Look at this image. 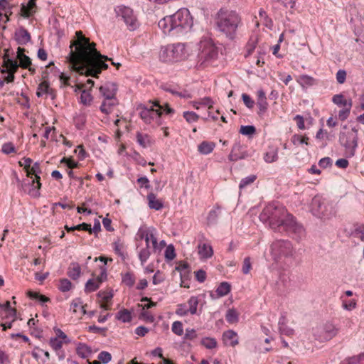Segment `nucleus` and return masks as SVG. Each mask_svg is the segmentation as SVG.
<instances>
[{
    "label": "nucleus",
    "mask_w": 364,
    "mask_h": 364,
    "mask_svg": "<svg viewBox=\"0 0 364 364\" xmlns=\"http://www.w3.org/2000/svg\"><path fill=\"white\" fill-rule=\"evenodd\" d=\"M75 37L70 42V50L67 57L72 70L80 75L97 78L102 70L108 68L106 61H110L117 70L122 66L120 63H115L112 58L101 54L96 49V44L90 42V38L85 37L81 31H76Z\"/></svg>",
    "instance_id": "nucleus-1"
},
{
    "label": "nucleus",
    "mask_w": 364,
    "mask_h": 364,
    "mask_svg": "<svg viewBox=\"0 0 364 364\" xmlns=\"http://www.w3.org/2000/svg\"><path fill=\"white\" fill-rule=\"evenodd\" d=\"M259 219L264 223L268 222L269 227L275 232H286L298 237H301L304 232L303 226L279 203L266 205L259 215Z\"/></svg>",
    "instance_id": "nucleus-2"
},
{
    "label": "nucleus",
    "mask_w": 364,
    "mask_h": 364,
    "mask_svg": "<svg viewBox=\"0 0 364 364\" xmlns=\"http://www.w3.org/2000/svg\"><path fill=\"white\" fill-rule=\"evenodd\" d=\"M240 23V16L234 11L220 9L218 14L217 26L219 31L230 40L236 36L237 28Z\"/></svg>",
    "instance_id": "nucleus-3"
},
{
    "label": "nucleus",
    "mask_w": 364,
    "mask_h": 364,
    "mask_svg": "<svg viewBox=\"0 0 364 364\" xmlns=\"http://www.w3.org/2000/svg\"><path fill=\"white\" fill-rule=\"evenodd\" d=\"M170 16L175 27L176 36L187 33L193 25V17L186 8L180 9Z\"/></svg>",
    "instance_id": "nucleus-4"
},
{
    "label": "nucleus",
    "mask_w": 364,
    "mask_h": 364,
    "mask_svg": "<svg viewBox=\"0 0 364 364\" xmlns=\"http://www.w3.org/2000/svg\"><path fill=\"white\" fill-rule=\"evenodd\" d=\"M159 58L164 62L180 61L186 58L185 45L176 43L162 47Z\"/></svg>",
    "instance_id": "nucleus-5"
},
{
    "label": "nucleus",
    "mask_w": 364,
    "mask_h": 364,
    "mask_svg": "<svg viewBox=\"0 0 364 364\" xmlns=\"http://www.w3.org/2000/svg\"><path fill=\"white\" fill-rule=\"evenodd\" d=\"M294 252L292 244L289 240H277L271 245V254L276 262L292 257Z\"/></svg>",
    "instance_id": "nucleus-6"
},
{
    "label": "nucleus",
    "mask_w": 364,
    "mask_h": 364,
    "mask_svg": "<svg viewBox=\"0 0 364 364\" xmlns=\"http://www.w3.org/2000/svg\"><path fill=\"white\" fill-rule=\"evenodd\" d=\"M218 54V48L210 39L201 40L198 54L199 66H205V63L215 59Z\"/></svg>",
    "instance_id": "nucleus-7"
},
{
    "label": "nucleus",
    "mask_w": 364,
    "mask_h": 364,
    "mask_svg": "<svg viewBox=\"0 0 364 364\" xmlns=\"http://www.w3.org/2000/svg\"><path fill=\"white\" fill-rule=\"evenodd\" d=\"M114 12L116 17L121 18L130 31H134L139 28L138 19L130 7L124 5L117 6L114 8Z\"/></svg>",
    "instance_id": "nucleus-8"
},
{
    "label": "nucleus",
    "mask_w": 364,
    "mask_h": 364,
    "mask_svg": "<svg viewBox=\"0 0 364 364\" xmlns=\"http://www.w3.org/2000/svg\"><path fill=\"white\" fill-rule=\"evenodd\" d=\"M358 137L353 133H348L346 131H341L339 133V143L345 149L346 157H353L355 156L356 148L358 147Z\"/></svg>",
    "instance_id": "nucleus-9"
},
{
    "label": "nucleus",
    "mask_w": 364,
    "mask_h": 364,
    "mask_svg": "<svg viewBox=\"0 0 364 364\" xmlns=\"http://www.w3.org/2000/svg\"><path fill=\"white\" fill-rule=\"evenodd\" d=\"M311 210L318 218H328L331 215V210H328L325 203L319 198H314L312 200Z\"/></svg>",
    "instance_id": "nucleus-10"
},
{
    "label": "nucleus",
    "mask_w": 364,
    "mask_h": 364,
    "mask_svg": "<svg viewBox=\"0 0 364 364\" xmlns=\"http://www.w3.org/2000/svg\"><path fill=\"white\" fill-rule=\"evenodd\" d=\"M40 179V176H36V178L33 179L31 182L28 181V183H23L22 188L24 192L33 198H38L41 195L40 188L41 187Z\"/></svg>",
    "instance_id": "nucleus-11"
},
{
    "label": "nucleus",
    "mask_w": 364,
    "mask_h": 364,
    "mask_svg": "<svg viewBox=\"0 0 364 364\" xmlns=\"http://www.w3.org/2000/svg\"><path fill=\"white\" fill-rule=\"evenodd\" d=\"M136 109L141 110L140 117L146 124H150L155 117H161L162 114L160 110H155L152 107L148 109L142 105H139Z\"/></svg>",
    "instance_id": "nucleus-12"
},
{
    "label": "nucleus",
    "mask_w": 364,
    "mask_h": 364,
    "mask_svg": "<svg viewBox=\"0 0 364 364\" xmlns=\"http://www.w3.org/2000/svg\"><path fill=\"white\" fill-rule=\"evenodd\" d=\"M26 49L21 47L17 48V58L19 60V65L23 69H28L30 72L34 73L36 70L31 67V59L24 53Z\"/></svg>",
    "instance_id": "nucleus-13"
},
{
    "label": "nucleus",
    "mask_w": 364,
    "mask_h": 364,
    "mask_svg": "<svg viewBox=\"0 0 364 364\" xmlns=\"http://www.w3.org/2000/svg\"><path fill=\"white\" fill-rule=\"evenodd\" d=\"M117 91V85L108 82L100 87V92L107 100H113Z\"/></svg>",
    "instance_id": "nucleus-14"
},
{
    "label": "nucleus",
    "mask_w": 364,
    "mask_h": 364,
    "mask_svg": "<svg viewBox=\"0 0 364 364\" xmlns=\"http://www.w3.org/2000/svg\"><path fill=\"white\" fill-rule=\"evenodd\" d=\"M158 26L159 28L162 30L164 34L176 36L175 27L172 22L171 16H166L161 19L158 23Z\"/></svg>",
    "instance_id": "nucleus-15"
},
{
    "label": "nucleus",
    "mask_w": 364,
    "mask_h": 364,
    "mask_svg": "<svg viewBox=\"0 0 364 364\" xmlns=\"http://www.w3.org/2000/svg\"><path fill=\"white\" fill-rule=\"evenodd\" d=\"M31 38L29 32L22 26L14 33V39L18 45H26L31 41Z\"/></svg>",
    "instance_id": "nucleus-16"
},
{
    "label": "nucleus",
    "mask_w": 364,
    "mask_h": 364,
    "mask_svg": "<svg viewBox=\"0 0 364 364\" xmlns=\"http://www.w3.org/2000/svg\"><path fill=\"white\" fill-rule=\"evenodd\" d=\"M248 154L246 151H242V146L240 143H236L233 145L232 151L228 156V159L231 161H236L240 159H244L247 157Z\"/></svg>",
    "instance_id": "nucleus-17"
},
{
    "label": "nucleus",
    "mask_w": 364,
    "mask_h": 364,
    "mask_svg": "<svg viewBox=\"0 0 364 364\" xmlns=\"http://www.w3.org/2000/svg\"><path fill=\"white\" fill-rule=\"evenodd\" d=\"M160 88L165 92H170L172 95L178 96L181 98L190 99L192 97V95L188 91L183 90V92H178L174 89L172 85L168 84H161L160 85Z\"/></svg>",
    "instance_id": "nucleus-18"
},
{
    "label": "nucleus",
    "mask_w": 364,
    "mask_h": 364,
    "mask_svg": "<svg viewBox=\"0 0 364 364\" xmlns=\"http://www.w3.org/2000/svg\"><path fill=\"white\" fill-rule=\"evenodd\" d=\"M36 0H29L26 5L22 4L21 8V16L25 18H29L35 12L36 8Z\"/></svg>",
    "instance_id": "nucleus-19"
},
{
    "label": "nucleus",
    "mask_w": 364,
    "mask_h": 364,
    "mask_svg": "<svg viewBox=\"0 0 364 364\" xmlns=\"http://www.w3.org/2000/svg\"><path fill=\"white\" fill-rule=\"evenodd\" d=\"M3 68H0V72L3 74L6 73L9 70L16 73L18 68L21 67L19 63L13 58L6 59L3 62Z\"/></svg>",
    "instance_id": "nucleus-20"
},
{
    "label": "nucleus",
    "mask_w": 364,
    "mask_h": 364,
    "mask_svg": "<svg viewBox=\"0 0 364 364\" xmlns=\"http://www.w3.org/2000/svg\"><path fill=\"white\" fill-rule=\"evenodd\" d=\"M323 338L326 341L331 340L335 337L339 329L336 328L332 323H326L323 325Z\"/></svg>",
    "instance_id": "nucleus-21"
},
{
    "label": "nucleus",
    "mask_w": 364,
    "mask_h": 364,
    "mask_svg": "<svg viewBox=\"0 0 364 364\" xmlns=\"http://www.w3.org/2000/svg\"><path fill=\"white\" fill-rule=\"evenodd\" d=\"M147 200L151 209L159 210L164 207L163 202L157 199L156 195L153 193H149L147 195Z\"/></svg>",
    "instance_id": "nucleus-22"
},
{
    "label": "nucleus",
    "mask_w": 364,
    "mask_h": 364,
    "mask_svg": "<svg viewBox=\"0 0 364 364\" xmlns=\"http://www.w3.org/2000/svg\"><path fill=\"white\" fill-rule=\"evenodd\" d=\"M77 354L82 358H86L90 356L92 353V348L84 343H79L76 348Z\"/></svg>",
    "instance_id": "nucleus-23"
},
{
    "label": "nucleus",
    "mask_w": 364,
    "mask_h": 364,
    "mask_svg": "<svg viewBox=\"0 0 364 364\" xmlns=\"http://www.w3.org/2000/svg\"><path fill=\"white\" fill-rule=\"evenodd\" d=\"M223 338L225 343L230 341L229 345L234 347L238 343L237 334L233 330H228L223 334Z\"/></svg>",
    "instance_id": "nucleus-24"
},
{
    "label": "nucleus",
    "mask_w": 364,
    "mask_h": 364,
    "mask_svg": "<svg viewBox=\"0 0 364 364\" xmlns=\"http://www.w3.org/2000/svg\"><path fill=\"white\" fill-rule=\"evenodd\" d=\"M81 274V268L78 263H71L70 267H68L67 274L73 280L77 279Z\"/></svg>",
    "instance_id": "nucleus-25"
},
{
    "label": "nucleus",
    "mask_w": 364,
    "mask_h": 364,
    "mask_svg": "<svg viewBox=\"0 0 364 364\" xmlns=\"http://www.w3.org/2000/svg\"><path fill=\"white\" fill-rule=\"evenodd\" d=\"M198 248V254L203 259L210 258L213 255V250L210 245L206 244L199 245Z\"/></svg>",
    "instance_id": "nucleus-26"
},
{
    "label": "nucleus",
    "mask_w": 364,
    "mask_h": 364,
    "mask_svg": "<svg viewBox=\"0 0 364 364\" xmlns=\"http://www.w3.org/2000/svg\"><path fill=\"white\" fill-rule=\"evenodd\" d=\"M332 102L338 106L352 107V100H346L342 94H337L333 96Z\"/></svg>",
    "instance_id": "nucleus-27"
},
{
    "label": "nucleus",
    "mask_w": 364,
    "mask_h": 364,
    "mask_svg": "<svg viewBox=\"0 0 364 364\" xmlns=\"http://www.w3.org/2000/svg\"><path fill=\"white\" fill-rule=\"evenodd\" d=\"M220 214V207L219 205H216L214 209L210 210L208 213L207 221L208 225H214L217 223L219 215Z\"/></svg>",
    "instance_id": "nucleus-28"
},
{
    "label": "nucleus",
    "mask_w": 364,
    "mask_h": 364,
    "mask_svg": "<svg viewBox=\"0 0 364 364\" xmlns=\"http://www.w3.org/2000/svg\"><path fill=\"white\" fill-rule=\"evenodd\" d=\"M298 82L303 87H307L317 84V80L308 75H301Z\"/></svg>",
    "instance_id": "nucleus-29"
},
{
    "label": "nucleus",
    "mask_w": 364,
    "mask_h": 364,
    "mask_svg": "<svg viewBox=\"0 0 364 364\" xmlns=\"http://www.w3.org/2000/svg\"><path fill=\"white\" fill-rule=\"evenodd\" d=\"M278 159V148L269 147V150L265 153L264 159L267 163H272Z\"/></svg>",
    "instance_id": "nucleus-30"
},
{
    "label": "nucleus",
    "mask_w": 364,
    "mask_h": 364,
    "mask_svg": "<svg viewBox=\"0 0 364 364\" xmlns=\"http://www.w3.org/2000/svg\"><path fill=\"white\" fill-rule=\"evenodd\" d=\"M115 318L123 323H129L132 320L131 312L127 309L119 311Z\"/></svg>",
    "instance_id": "nucleus-31"
},
{
    "label": "nucleus",
    "mask_w": 364,
    "mask_h": 364,
    "mask_svg": "<svg viewBox=\"0 0 364 364\" xmlns=\"http://www.w3.org/2000/svg\"><path fill=\"white\" fill-rule=\"evenodd\" d=\"M231 285L227 282H221L216 289V293L218 297H223L228 294L230 291Z\"/></svg>",
    "instance_id": "nucleus-32"
},
{
    "label": "nucleus",
    "mask_w": 364,
    "mask_h": 364,
    "mask_svg": "<svg viewBox=\"0 0 364 364\" xmlns=\"http://www.w3.org/2000/svg\"><path fill=\"white\" fill-rule=\"evenodd\" d=\"M215 147L213 142L204 141L198 145V151L202 154H208L211 153Z\"/></svg>",
    "instance_id": "nucleus-33"
},
{
    "label": "nucleus",
    "mask_w": 364,
    "mask_h": 364,
    "mask_svg": "<svg viewBox=\"0 0 364 364\" xmlns=\"http://www.w3.org/2000/svg\"><path fill=\"white\" fill-rule=\"evenodd\" d=\"M135 277L133 273L128 272L122 274V282L129 287H132L135 284Z\"/></svg>",
    "instance_id": "nucleus-34"
},
{
    "label": "nucleus",
    "mask_w": 364,
    "mask_h": 364,
    "mask_svg": "<svg viewBox=\"0 0 364 364\" xmlns=\"http://www.w3.org/2000/svg\"><path fill=\"white\" fill-rule=\"evenodd\" d=\"M225 318L229 323H235L239 320V314L235 309H230L227 311Z\"/></svg>",
    "instance_id": "nucleus-35"
},
{
    "label": "nucleus",
    "mask_w": 364,
    "mask_h": 364,
    "mask_svg": "<svg viewBox=\"0 0 364 364\" xmlns=\"http://www.w3.org/2000/svg\"><path fill=\"white\" fill-rule=\"evenodd\" d=\"M200 344L207 349H213L217 347L218 343L214 338L205 337L201 339Z\"/></svg>",
    "instance_id": "nucleus-36"
},
{
    "label": "nucleus",
    "mask_w": 364,
    "mask_h": 364,
    "mask_svg": "<svg viewBox=\"0 0 364 364\" xmlns=\"http://www.w3.org/2000/svg\"><path fill=\"white\" fill-rule=\"evenodd\" d=\"M351 237L364 241V225H356L351 232Z\"/></svg>",
    "instance_id": "nucleus-37"
},
{
    "label": "nucleus",
    "mask_w": 364,
    "mask_h": 364,
    "mask_svg": "<svg viewBox=\"0 0 364 364\" xmlns=\"http://www.w3.org/2000/svg\"><path fill=\"white\" fill-rule=\"evenodd\" d=\"M100 287V283L96 280L95 281L92 279H90L85 284V291L86 293H90L96 291Z\"/></svg>",
    "instance_id": "nucleus-38"
},
{
    "label": "nucleus",
    "mask_w": 364,
    "mask_h": 364,
    "mask_svg": "<svg viewBox=\"0 0 364 364\" xmlns=\"http://www.w3.org/2000/svg\"><path fill=\"white\" fill-rule=\"evenodd\" d=\"M59 283L58 289L63 293L70 291L73 287L71 282L65 278L60 279Z\"/></svg>",
    "instance_id": "nucleus-39"
},
{
    "label": "nucleus",
    "mask_w": 364,
    "mask_h": 364,
    "mask_svg": "<svg viewBox=\"0 0 364 364\" xmlns=\"http://www.w3.org/2000/svg\"><path fill=\"white\" fill-rule=\"evenodd\" d=\"M49 89H50L49 82L46 80L43 81L38 86L37 92H36L37 97H41L44 94H47V92H48Z\"/></svg>",
    "instance_id": "nucleus-40"
},
{
    "label": "nucleus",
    "mask_w": 364,
    "mask_h": 364,
    "mask_svg": "<svg viewBox=\"0 0 364 364\" xmlns=\"http://www.w3.org/2000/svg\"><path fill=\"white\" fill-rule=\"evenodd\" d=\"M189 305V313L192 315L196 314L197 312V306L198 305V299L197 296H191L188 301Z\"/></svg>",
    "instance_id": "nucleus-41"
},
{
    "label": "nucleus",
    "mask_w": 364,
    "mask_h": 364,
    "mask_svg": "<svg viewBox=\"0 0 364 364\" xmlns=\"http://www.w3.org/2000/svg\"><path fill=\"white\" fill-rule=\"evenodd\" d=\"M256 128L252 125H242L240 127V133L245 136H251L255 134Z\"/></svg>",
    "instance_id": "nucleus-42"
},
{
    "label": "nucleus",
    "mask_w": 364,
    "mask_h": 364,
    "mask_svg": "<svg viewBox=\"0 0 364 364\" xmlns=\"http://www.w3.org/2000/svg\"><path fill=\"white\" fill-rule=\"evenodd\" d=\"M1 311H10L11 315L15 316L17 314V310L15 308L11 306L10 301H7L4 304H0V315Z\"/></svg>",
    "instance_id": "nucleus-43"
},
{
    "label": "nucleus",
    "mask_w": 364,
    "mask_h": 364,
    "mask_svg": "<svg viewBox=\"0 0 364 364\" xmlns=\"http://www.w3.org/2000/svg\"><path fill=\"white\" fill-rule=\"evenodd\" d=\"M183 116L188 123L197 122L199 119V115L194 112L186 111Z\"/></svg>",
    "instance_id": "nucleus-44"
},
{
    "label": "nucleus",
    "mask_w": 364,
    "mask_h": 364,
    "mask_svg": "<svg viewBox=\"0 0 364 364\" xmlns=\"http://www.w3.org/2000/svg\"><path fill=\"white\" fill-rule=\"evenodd\" d=\"M151 252L149 250V247H144L141 250V251L139 253V258L141 261V264H144L146 260L150 257Z\"/></svg>",
    "instance_id": "nucleus-45"
},
{
    "label": "nucleus",
    "mask_w": 364,
    "mask_h": 364,
    "mask_svg": "<svg viewBox=\"0 0 364 364\" xmlns=\"http://www.w3.org/2000/svg\"><path fill=\"white\" fill-rule=\"evenodd\" d=\"M308 140H309V138L306 137V136H302L301 135H299V134H294L291 137V142L294 144V145H297L299 144H305L306 145L309 144L308 143Z\"/></svg>",
    "instance_id": "nucleus-46"
},
{
    "label": "nucleus",
    "mask_w": 364,
    "mask_h": 364,
    "mask_svg": "<svg viewBox=\"0 0 364 364\" xmlns=\"http://www.w3.org/2000/svg\"><path fill=\"white\" fill-rule=\"evenodd\" d=\"M175 270L179 272L181 276L183 275L182 272H184V274H189L190 272L189 265L186 262L184 261L180 262L179 264L177 266H176Z\"/></svg>",
    "instance_id": "nucleus-47"
},
{
    "label": "nucleus",
    "mask_w": 364,
    "mask_h": 364,
    "mask_svg": "<svg viewBox=\"0 0 364 364\" xmlns=\"http://www.w3.org/2000/svg\"><path fill=\"white\" fill-rule=\"evenodd\" d=\"M165 258L167 261L173 260L176 257L175 249L173 245H169L166 247L164 254Z\"/></svg>",
    "instance_id": "nucleus-48"
},
{
    "label": "nucleus",
    "mask_w": 364,
    "mask_h": 364,
    "mask_svg": "<svg viewBox=\"0 0 364 364\" xmlns=\"http://www.w3.org/2000/svg\"><path fill=\"white\" fill-rule=\"evenodd\" d=\"M256 178H257V177L255 175H250V176H248L242 178L240 181V183L239 185L240 189H242V188H245V186L252 183L256 180Z\"/></svg>",
    "instance_id": "nucleus-49"
},
{
    "label": "nucleus",
    "mask_w": 364,
    "mask_h": 364,
    "mask_svg": "<svg viewBox=\"0 0 364 364\" xmlns=\"http://www.w3.org/2000/svg\"><path fill=\"white\" fill-rule=\"evenodd\" d=\"M172 331L177 336H182L183 333V324L181 321H174L172 324Z\"/></svg>",
    "instance_id": "nucleus-50"
},
{
    "label": "nucleus",
    "mask_w": 364,
    "mask_h": 364,
    "mask_svg": "<svg viewBox=\"0 0 364 364\" xmlns=\"http://www.w3.org/2000/svg\"><path fill=\"white\" fill-rule=\"evenodd\" d=\"M41 173V169L40 168V164L38 162H35L31 168H29L27 170V176H30V175H35L36 176H39L38 174Z\"/></svg>",
    "instance_id": "nucleus-51"
},
{
    "label": "nucleus",
    "mask_w": 364,
    "mask_h": 364,
    "mask_svg": "<svg viewBox=\"0 0 364 364\" xmlns=\"http://www.w3.org/2000/svg\"><path fill=\"white\" fill-rule=\"evenodd\" d=\"M92 100V95L90 92L86 90H82L80 95V102L85 105H88L90 104Z\"/></svg>",
    "instance_id": "nucleus-52"
},
{
    "label": "nucleus",
    "mask_w": 364,
    "mask_h": 364,
    "mask_svg": "<svg viewBox=\"0 0 364 364\" xmlns=\"http://www.w3.org/2000/svg\"><path fill=\"white\" fill-rule=\"evenodd\" d=\"M98 359L103 364H107V363H108L111 360L112 355H111V354L109 353H108L107 351H102L98 355Z\"/></svg>",
    "instance_id": "nucleus-53"
},
{
    "label": "nucleus",
    "mask_w": 364,
    "mask_h": 364,
    "mask_svg": "<svg viewBox=\"0 0 364 364\" xmlns=\"http://www.w3.org/2000/svg\"><path fill=\"white\" fill-rule=\"evenodd\" d=\"M257 41L252 40L250 38L249 42L247 43L246 48H247V54L245 55V58H247L249 55L252 54V53L254 51V50L256 48Z\"/></svg>",
    "instance_id": "nucleus-54"
},
{
    "label": "nucleus",
    "mask_w": 364,
    "mask_h": 364,
    "mask_svg": "<svg viewBox=\"0 0 364 364\" xmlns=\"http://www.w3.org/2000/svg\"><path fill=\"white\" fill-rule=\"evenodd\" d=\"M87 329L90 332L101 333L103 335V336H106V331H107V328H101L95 325L89 326Z\"/></svg>",
    "instance_id": "nucleus-55"
},
{
    "label": "nucleus",
    "mask_w": 364,
    "mask_h": 364,
    "mask_svg": "<svg viewBox=\"0 0 364 364\" xmlns=\"http://www.w3.org/2000/svg\"><path fill=\"white\" fill-rule=\"evenodd\" d=\"M139 318L150 323H153L155 319L154 316L151 315L150 312L146 311L144 309H143V311L140 313Z\"/></svg>",
    "instance_id": "nucleus-56"
},
{
    "label": "nucleus",
    "mask_w": 364,
    "mask_h": 364,
    "mask_svg": "<svg viewBox=\"0 0 364 364\" xmlns=\"http://www.w3.org/2000/svg\"><path fill=\"white\" fill-rule=\"evenodd\" d=\"M50 346L54 349L55 350H58L62 348L63 346V341H59L58 338H50Z\"/></svg>",
    "instance_id": "nucleus-57"
},
{
    "label": "nucleus",
    "mask_w": 364,
    "mask_h": 364,
    "mask_svg": "<svg viewBox=\"0 0 364 364\" xmlns=\"http://www.w3.org/2000/svg\"><path fill=\"white\" fill-rule=\"evenodd\" d=\"M198 336L196 331L193 328H186V333L184 335L183 338L186 340L193 341Z\"/></svg>",
    "instance_id": "nucleus-58"
},
{
    "label": "nucleus",
    "mask_w": 364,
    "mask_h": 364,
    "mask_svg": "<svg viewBox=\"0 0 364 364\" xmlns=\"http://www.w3.org/2000/svg\"><path fill=\"white\" fill-rule=\"evenodd\" d=\"M1 150L2 152L6 154H9L11 153L16 151V149L11 142H7L4 144Z\"/></svg>",
    "instance_id": "nucleus-59"
},
{
    "label": "nucleus",
    "mask_w": 364,
    "mask_h": 364,
    "mask_svg": "<svg viewBox=\"0 0 364 364\" xmlns=\"http://www.w3.org/2000/svg\"><path fill=\"white\" fill-rule=\"evenodd\" d=\"M343 307L344 309L351 311L356 307V301L355 299H350L349 301H343Z\"/></svg>",
    "instance_id": "nucleus-60"
},
{
    "label": "nucleus",
    "mask_w": 364,
    "mask_h": 364,
    "mask_svg": "<svg viewBox=\"0 0 364 364\" xmlns=\"http://www.w3.org/2000/svg\"><path fill=\"white\" fill-rule=\"evenodd\" d=\"M252 268V264L250 261V258L249 257H245L243 261V265H242V272L245 274H247L250 269Z\"/></svg>",
    "instance_id": "nucleus-61"
},
{
    "label": "nucleus",
    "mask_w": 364,
    "mask_h": 364,
    "mask_svg": "<svg viewBox=\"0 0 364 364\" xmlns=\"http://www.w3.org/2000/svg\"><path fill=\"white\" fill-rule=\"evenodd\" d=\"M60 163L61 164H66V165L68 166V167L69 168H77L78 167V163L77 162H75L72 159H68V158H65V157H63L61 160H60Z\"/></svg>",
    "instance_id": "nucleus-62"
},
{
    "label": "nucleus",
    "mask_w": 364,
    "mask_h": 364,
    "mask_svg": "<svg viewBox=\"0 0 364 364\" xmlns=\"http://www.w3.org/2000/svg\"><path fill=\"white\" fill-rule=\"evenodd\" d=\"M242 99L247 107L251 109L254 107L255 102L248 95L243 93L242 95Z\"/></svg>",
    "instance_id": "nucleus-63"
},
{
    "label": "nucleus",
    "mask_w": 364,
    "mask_h": 364,
    "mask_svg": "<svg viewBox=\"0 0 364 364\" xmlns=\"http://www.w3.org/2000/svg\"><path fill=\"white\" fill-rule=\"evenodd\" d=\"M189 313L188 309H186L185 304H181L177 306L176 314L181 316H186Z\"/></svg>",
    "instance_id": "nucleus-64"
}]
</instances>
